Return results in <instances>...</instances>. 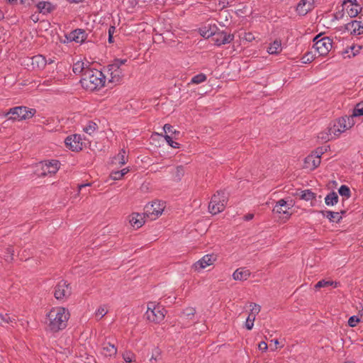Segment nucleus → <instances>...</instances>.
<instances>
[{"mask_svg":"<svg viewBox=\"0 0 363 363\" xmlns=\"http://www.w3.org/2000/svg\"><path fill=\"white\" fill-rule=\"evenodd\" d=\"M42 172L40 176L45 177L48 174H55L60 168V162L57 160L44 161L40 162Z\"/></svg>","mask_w":363,"mask_h":363,"instance_id":"obj_12","label":"nucleus"},{"mask_svg":"<svg viewBox=\"0 0 363 363\" xmlns=\"http://www.w3.org/2000/svg\"><path fill=\"white\" fill-rule=\"evenodd\" d=\"M196 313V310L194 308L189 307L184 310L182 312V315L184 318L187 319H191Z\"/></svg>","mask_w":363,"mask_h":363,"instance_id":"obj_39","label":"nucleus"},{"mask_svg":"<svg viewBox=\"0 0 363 363\" xmlns=\"http://www.w3.org/2000/svg\"><path fill=\"white\" fill-rule=\"evenodd\" d=\"M320 213L325 218H327L330 222L339 223L342 220L341 213L344 214L345 211L340 212H333L331 211H320Z\"/></svg>","mask_w":363,"mask_h":363,"instance_id":"obj_20","label":"nucleus"},{"mask_svg":"<svg viewBox=\"0 0 363 363\" xmlns=\"http://www.w3.org/2000/svg\"><path fill=\"white\" fill-rule=\"evenodd\" d=\"M313 42V48L320 56L327 55L333 48V40L329 37L320 38V35H317Z\"/></svg>","mask_w":363,"mask_h":363,"instance_id":"obj_8","label":"nucleus"},{"mask_svg":"<svg viewBox=\"0 0 363 363\" xmlns=\"http://www.w3.org/2000/svg\"><path fill=\"white\" fill-rule=\"evenodd\" d=\"M36 7L38 12L43 15H48L52 13L56 8L51 2L45 1H39L36 4Z\"/></svg>","mask_w":363,"mask_h":363,"instance_id":"obj_17","label":"nucleus"},{"mask_svg":"<svg viewBox=\"0 0 363 363\" xmlns=\"http://www.w3.org/2000/svg\"><path fill=\"white\" fill-rule=\"evenodd\" d=\"M361 318L360 317L358 318L357 316L356 315H353V316H351L349 320H348V325L350 326V327H355L357 325V324L361 321Z\"/></svg>","mask_w":363,"mask_h":363,"instance_id":"obj_45","label":"nucleus"},{"mask_svg":"<svg viewBox=\"0 0 363 363\" xmlns=\"http://www.w3.org/2000/svg\"><path fill=\"white\" fill-rule=\"evenodd\" d=\"M126 62V60H119L116 59L114 60V62L111 64L112 65H116L118 68H121V66L124 65Z\"/></svg>","mask_w":363,"mask_h":363,"instance_id":"obj_50","label":"nucleus"},{"mask_svg":"<svg viewBox=\"0 0 363 363\" xmlns=\"http://www.w3.org/2000/svg\"><path fill=\"white\" fill-rule=\"evenodd\" d=\"M72 294V287L67 281L61 280L55 287L54 296L59 301L67 300Z\"/></svg>","mask_w":363,"mask_h":363,"instance_id":"obj_10","label":"nucleus"},{"mask_svg":"<svg viewBox=\"0 0 363 363\" xmlns=\"http://www.w3.org/2000/svg\"><path fill=\"white\" fill-rule=\"evenodd\" d=\"M106 82V77L102 72L96 69H86L82 77V86L87 91H94L102 88Z\"/></svg>","mask_w":363,"mask_h":363,"instance_id":"obj_2","label":"nucleus"},{"mask_svg":"<svg viewBox=\"0 0 363 363\" xmlns=\"http://www.w3.org/2000/svg\"><path fill=\"white\" fill-rule=\"evenodd\" d=\"M164 138H165V140L167 141V143H168L169 145H170L173 148H179V143H177V142H174L172 137L169 136V135L166 134L164 135Z\"/></svg>","mask_w":363,"mask_h":363,"instance_id":"obj_43","label":"nucleus"},{"mask_svg":"<svg viewBox=\"0 0 363 363\" xmlns=\"http://www.w3.org/2000/svg\"><path fill=\"white\" fill-rule=\"evenodd\" d=\"M155 359V360H157V358H155V357H151V359Z\"/></svg>","mask_w":363,"mask_h":363,"instance_id":"obj_64","label":"nucleus"},{"mask_svg":"<svg viewBox=\"0 0 363 363\" xmlns=\"http://www.w3.org/2000/svg\"><path fill=\"white\" fill-rule=\"evenodd\" d=\"M299 196L305 201H313L315 199L316 194L310 189H306L300 192Z\"/></svg>","mask_w":363,"mask_h":363,"instance_id":"obj_30","label":"nucleus"},{"mask_svg":"<svg viewBox=\"0 0 363 363\" xmlns=\"http://www.w3.org/2000/svg\"><path fill=\"white\" fill-rule=\"evenodd\" d=\"M69 318V313L65 308H53L48 314V327L52 332H58L67 327Z\"/></svg>","mask_w":363,"mask_h":363,"instance_id":"obj_1","label":"nucleus"},{"mask_svg":"<svg viewBox=\"0 0 363 363\" xmlns=\"http://www.w3.org/2000/svg\"><path fill=\"white\" fill-rule=\"evenodd\" d=\"M353 118L357 116H363V101L358 103L355 107L353 109V113L352 114Z\"/></svg>","mask_w":363,"mask_h":363,"instance_id":"obj_35","label":"nucleus"},{"mask_svg":"<svg viewBox=\"0 0 363 363\" xmlns=\"http://www.w3.org/2000/svg\"><path fill=\"white\" fill-rule=\"evenodd\" d=\"M290 205L284 199L279 200L273 208V213L278 215H285L284 218L289 219L291 214L289 213Z\"/></svg>","mask_w":363,"mask_h":363,"instance_id":"obj_15","label":"nucleus"},{"mask_svg":"<svg viewBox=\"0 0 363 363\" xmlns=\"http://www.w3.org/2000/svg\"><path fill=\"white\" fill-rule=\"evenodd\" d=\"M267 347V344L264 341L260 342L258 345L259 350L262 351H266Z\"/></svg>","mask_w":363,"mask_h":363,"instance_id":"obj_52","label":"nucleus"},{"mask_svg":"<svg viewBox=\"0 0 363 363\" xmlns=\"http://www.w3.org/2000/svg\"><path fill=\"white\" fill-rule=\"evenodd\" d=\"M313 55L311 54V52H307L303 56L301 60L303 63H308L313 61Z\"/></svg>","mask_w":363,"mask_h":363,"instance_id":"obj_47","label":"nucleus"},{"mask_svg":"<svg viewBox=\"0 0 363 363\" xmlns=\"http://www.w3.org/2000/svg\"><path fill=\"white\" fill-rule=\"evenodd\" d=\"M250 307H251V309H250L251 312L249 315H250V316L256 317V315L260 311V309H261L260 306L258 304H256V303H251Z\"/></svg>","mask_w":363,"mask_h":363,"instance_id":"obj_42","label":"nucleus"},{"mask_svg":"<svg viewBox=\"0 0 363 363\" xmlns=\"http://www.w3.org/2000/svg\"><path fill=\"white\" fill-rule=\"evenodd\" d=\"M119 172L121 174L122 177H123V176L125 174H126L129 172V169L128 168H124V169L120 170Z\"/></svg>","mask_w":363,"mask_h":363,"instance_id":"obj_56","label":"nucleus"},{"mask_svg":"<svg viewBox=\"0 0 363 363\" xmlns=\"http://www.w3.org/2000/svg\"><path fill=\"white\" fill-rule=\"evenodd\" d=\"M253 218L254 214L252 213H247V215L245 216V220L247 221L252 220Z\"/></svg>","mask_w":363,"mask_h":363,"instance_id":"obj_54","label":"nucleus"},{"mask_svg":"<svg viewBox=\"0 0 363 363\" xmlns=\"http://www.w3.org/2000/svg\"><path fill=\"white\" fill-rule=\"evenodd\" d=\"M115 163H118L120 164H124L126 163V157H125V151L122 150L119 152V153L114 157Z\"/></svg>","mask_w":363,"mask_h":363,"instance_id":"obj_36","label":"nucleus"},{"mask_svg":"<svg viewBox=\"0 0 363 363\" xmlns=\"http://www.w3.org/2000/svg\"><path fill=\"white\" fill-rule=\"evenodd\" d=\"M47 61H48L47 64H51L54 62V60L50 58L49 60H48Z\"/></svg>","mask_w":363,"mask_h":363,"instance_id":"obj_61","label":"nucleus"},{"mask_svg":"<svg viewBox=\"0 0 363 363\" xmlns=\"http://www.w3.org/2000/svg\"><path fill=\"white\" fill-rule=\"evenodd\" d=\"M108 313L105 306H100L96 311V316L100 318H103Z\"/></svg>","mask_w":363,"mask_h":363,"instance_id":"obj_44","label":"nucleus"},{"mask_svg":"<svg viewBox=\"0 0 363 363\" xmlns=\"http://www.w3.org/2000/svg\"><path fill=\"white\" fill-rule=\"evenodd\" d=\"M314 0H301L298 4L296 11L300 16H306L314 9Z\"/></svg>","mask_w":363,"mask_h":363,"instance_id":"obj_14","label":"nucleus"},{"mask_svg":"<svg viewBox=\"0 0 363 363\" xmlns=\"http://www.w3.org/2000/svg\"><path fill=\"white\" fill-rule=\"evenodd\" d=\"M347 26L352 30V33L357 35L363 33V19L362 21H352Z\"/></svg>","mask_w":363,"mask_h":363,"instance_id":"obj_24","label":"nucleus"},{"mask_svg":"<svg viewBox=\"0 0 363 363\" xmlns=\"http://www.w3.org/2000/svg\"><path fill=\"white\" fill-rule=\"evenodd\" d=\"M69 38L76 43H83L87 38V33L84 29H76L69 33Z\"/></svg>","mask_w":363,"mask_h":363,"instance_id":"obj_19","label":"nucleus"},{"mask_svg":"<svg viewBox=\"0 0 363 363\" xmlns=\"http://www.w3.org/2000/svg\"><path fill=\"white\" fill-rule=\"evenodd\" d=\"M130 225L135 228H140L145 223L144 216L138 213H133L128 217Z\"/></svg>","mask_w":363,"mask_h":363,"instance_id":"obj_18","label":"nucleus"},{"mask_svg":"<svg viewBox=\"0 0 363 363\" xmlns=\"http://www.w3.org/2000/svg\"><path fill=\"white\" fill-rule=\"evenodd\" d=\"M166 310L161 306L154 302L147 303V309L145 313L147 319L156 323H161L165 317Z\"/></svg>","mask_w":363,"mask_h":363,"instance_id":"obj_6","label":"nucleus"},{"mask_svg":"<svg viewBox=\"0 0 363 363\" xmlns=\"http://www.w3.org/2000/svg\"><path fill=\"white\" fill-rule=\"evenodd\" d=\"M97 128L98 125L96 123L93 121H89L86 125L83 128V130L86 133L91 135L92 133L95 132Z\"/></svg>","mask_w":363,"mask_h":363,"instance_id":"obj_32","label":"nucleus"},{"mask_svg":"<svg viewBox=\"0 0 363 363\" xmlns=\"http://www.w3.org/2000/svg\"><path fill=\"white\" fill-rule=\"evenodd\" d=\"M110 177L113 180H119L123 178L119 171L112 172Z\"/></svg>","mask_w":363,"mask_h":363,"instance_id":"obj_48","label":"nucleus"},{"mask_svg":"<svg viewBox=\"0 0 363 363\" xmlns=\"http://www.w3.org/2000/svg\"><path fill=\"white\" fill-rule=\"evenodd\" d=\"M117 353L116 347L110 342H104L101 354L105 357H114Z\"/></svg>","mask_w":363,"mask_h":363,"instance_id":"obj_22","label":"nucleus"},{"mask_svg":"<svg viewBox=\"0 0 363 363\" xmlns=\"http://www.w3.org/2000/svg\"><path fill=\"white\" fill-rule=\"evenodd\" d=\"M86 69H89L87 67H85L84 62L82 61H77L73 65L72 71L76 74H82V77H84V73L86 70Z\"/></svg>","mask_w":363,"mask_h":363,"instance_id":"obj_27","label":"nucleus"},{"mask_svg":"<svg viewBox=\"0 0 363 363\" xmlns=\"http://www.w3.org/2000/svg\"><path fill=\"white\" fill-rule=\"evenodd\" d=\"M250 270L247 269L245 267H240V268L237 269L234 272V273L233 274V277L235 280L244 281V280H247V278L250 277Z\"/></svg>","mask_w":363,"mask_h":363,"instance_id":"obj_23","label":"nucleus"},{"mask_svg":"<svg viewBox=\"0 0 363 363\" xmlns=\"http://www.w3.org/2000/svg\"><path fill=\"white\" fill-rule=\"evenodd\" d=\"M344 363H354V362H352V361H347V362H344Z\"/></svg>","mask_w":363,"mask_h":363,"instance_id":"obj_63","label":"nucleus"},{"mask_svg":"<svg viewBox=\"0 0 363 363\" xmlns=\"http://www.w3.org/2000/svg\"><path fill=\"white\" fill-rule=\"evenodd\" d=\"M70 3H76V4H78V3H81L84 0H67Z\"/></svg>","mask_w":363,"mask_h":363,"instance_id":"obj_58","label":"nucleus"},{"mask_svg":"<svg viewBox=\"0 0 363 363\" xmlns=\"http://www.w3.org/2000/svg\"><path fill=\"white\" fill-rule=\"evenodd\" d=\"M255 320V316H250V315H248L246 323H245V327L247 330L252 329Z\"/></svg>","mask_w":363,"mask_h":363,"instance_id":"obj_46","label":"nucleus"},{"mask_svg":"<svg viewBox=\"0 0 363 363\" xmlns=\"http://www.w3.org/2000/svg\"><path fill=\"white\" fill-rule=\"evenodd\" d=\"M164 203L159 201L148 203L145 207V214L151 220H155L162 215L164 209Z\"/></svg>","mask_w":363,"mask_h":363,"instance_id":"obj_11","label":"nucleus"},{"mask_svg":"<svg viewBox=\"0 0 363 363\" xmlns=\"http://www.w3.org/2000/svg\"><path fill=\"white\" fill-rule=\"evenodd\" d=\"M108 72L110 74L111 78L109 82L118 83L123 77V71L116 65H108L107 67Z\"/></svg>","mask_w":363,"mask_h":363,"instance_id":"obj_16","label":"nucleus"},{"mask_svg":"<svg viewBox=\"0 0 363 363\" xmlns=\"http://www.w3.org/2000/svg\"><path fill=\"white\" fill-rule=\"evenodd\" d=\"M6 254L4 255V259L6 262H11L13 259L14 250L12 246H9L6 249Z\"/></svg>","mask_w":363,"mask_h":363,"instance_id":"obj_37","label":"nucleus"},{"mask_svg":"<svg viewBox=\"0 0 363 363\" xmlns=\"http://www.w3.org/2000/svg\"><path fill=\"white\" fill-rule=\"evenodd\" d=\"M90 185H91V184H89V183L80 184V185H79V186H78V188H79V191H82L84 189H85L86 187L89 186Z\"/></svg>","mask_w":363,"mask_h":363,"instance_id":"obj_53","label":"nucleus"},{"mask_svg":"<svg viewBox=\"0 0 363 363\" xmlns=\"http://www.w3.org/2000/svg\"><path fill=\"white\" fill-rule=\"evenodd\" d=\"M6 1L9 4H14L17 2V0H6Z\"/></svg>","mask_w":363,"mask_h":363,"instance_id":"obj_60","label":"nucleus"},{"mask_svg":"<svg viewBox=\"0 0 363 363\" xmlns=\"http://www.w3.org/2000/svg\"><path fill=\"white\" fill-rule=\"evenodd\" d=\"M268 52L271 55H276L281 51V43L280 40H274L268 48Z\"/></svg>","mask_w":363,"mask_h":363,"instance_id":"obj_29","label":"nucleus"},{"mask_svg":"<svg viewBox=\"0 0 363 363\" xmlns=\"http://www.w3.org/2000/svg\"><path fill=\"white\" fill-rule=\"evenodd\" d=\"M318 137L319 139H321L323 141H328L333 139L336 136H334L332 132H329L328 128L327 130L320 133Z\"/></svg>","mask_w":363,"mask_h":363,"instance_id":"obj_34","label":"nucleus"},{"mask_svg":"<svg viewBox=\"0 0 363 363\" xmlns=\"http://www.w3.org/2000/svg\"><path fill=\"white\" fill-rule=\"evenodd\" d=\"M346 1L350 2V3H351L352 5H355L356 6H359L356 4L357 0H345V3Z\"/></svg>","mask_w":363,"mask_h":363,"instance_id":"obj_57","label":"nucleus"},{"mask_svg":"<svg viewBox=\"0 0 363 363\" xmlns=\"http://www.w3.org/2000/svg\"><path fill=\"white\" fill-rule=\"evenodd\" d=\"M184 172L185 171L183 166H177L174 172V180L177 182L180 181L183 176L184 175Z\"/></svg>","mask_w":363,"mask_h":363,"instance_id":"obj_33","label":"nucleus"},{"mask_svg":"<svg viewBox=\"0 0 363 363\" xmlns=\"http://www.w3.org/2000/svg\"><path fill=\"white\" fill-rule=\"evenodd\" d=\"M217 30L218 28L216 25H210L208 28L207 26L201 28L200 32L201 35L204 38H208L212 37V41L218 46L230 43L233 40V34L227 33L225 31H217Z\"/></svg>","mask_w":363,"mask_h":363,"instance_id":"obj_3","label":"nucleus"},{"mask_svg":"<svg viewBox=\"0 0 363 363\" xmlns=\"http://www.w3.org/2000/svg\"><path fill=\"white\" fill-rule=\"evenodd\" d=\"M206 80V76L204 74H199L194 77H192L191 82L192 84H199L200 83H202Z\"/></svg>","mask_w":363,"mask_h":363,"instance_id":"obj_38","label":"nucleus"},{"mask_svg":"<svg viewBox=\"0 0 363 363\" xmlns=\"http://www.w3.org/2000/svg\"><path fill=\"white\" fill-rule=\"evenodd\" d=\"M228 202V196L223 191H218L213 194L208 205L211 213L216 215L224 211Z\"/></svg>","mask_w":363,"mask_h":363,"instance_id":"obj_4","label":"nucleus"},{"mask_svg":"<svg viewBox=\"0 0 363 363\" xmlns=\"http://www.w3.org/2000/svg\"><path fill=\"white\" fill-rule=\"evenodd\" d=\"M163 129H164L165 133H177V131L175 130H174V127L169 124H165L163 127Z\"/></svg>","mask_w":363,"mask_h":363,"instance_id":"obj_49","label":"nucleus"},{"mask_svg":"<svg viewBox=\"0 0 363 363\" xmlns=\"http://www.w3.org/2000/svg\"><path fill=\"white\" fill-rule=\"evenodd\" d=\"M215 260L216 257L213 255H206L195 264L196 268L204 269L213 264Z\"/></svg>","mask_w":363,"mask_h":363,"instance_id":"obj_21","label":"nucleus"},{"mask_svg":"<svg viewBox=\"0 0 363 363\" xmlns=\"http://www.w3.org/2000/svg\"><path fill=\"white\" fill-rule=\"evenodd\" d=\"M115 30L114 26H111L108 29V42L110 43H113V33Z\"/></svg>","mask_w":363,"mask_h":363,"instance_id":"obj_51","label":"nucleus"},{"mask_svg":"<svg viewBox=\"0 0 363 363\" xmlns=\"http://www.w3.org/2000/svg\"><path fill=\"white\" fill-rule=\"evenodd\" d=\"M327 151L325 147H320L313 152L311 155H308L304 160L305 168L309 169H314L318 167L320 164L321 155Z\"/></svg>","mask_w":363,"mask_h":363,"instance_id":"obj_9","label":"nucleus"},{"mask_svg":"<svg viewBox=\"0 0 363 363\" xmlns=\"http://www.w3.org/2000/svg\"><path fill=\"white\" fill-rule=\"evenodd\" d=\"M354 123V118L352 115L345 116L338 118L332 126L329 127V132H332L334 136H338L351 128Z\"/></svg>","mask_w":363,"mask_h":363,"instance_id":"obj_5","label":"nucleus"},{"mask_svg":"<svg viewBox=\"0 0 363 363\" xmlns=\"http://www.w3.org/2000/svg\"><path fill=\"white\" fill-rule=\"evenodd\" d=\"M273 341H274V342L275 345H279V341H278V340H277V339H276V340H273Z\"/></svg>","mask_w":363,"mask_h":363,"instance_id":"obj_62","label":"nucleus"},{"mask_svg":"<svg viewBox=\"0 0 363 363\" xmlns=\"http://www.w3.org/2000/svg\"><path fill=\"white\" fill-rule=\"evenodd\" d=\"M47 60L41 55H35L32 57V65H36L39 69H43L47 65Z\"/></svg>","mask_w":363,"mask_h":363,"instance_id":"obj_26","label":"nucleus"},{"mask_svg":"<svg viewBox=\"0 0 363 363\" xmlns=\"http://www.w3.org/2000/svg\"><path fill=\"white\" fill-rule=\"evenodd\" d=\"M359 315L360 316L362 321L363 322V308L359 311Z\"/></svg>","mask_w":363,"mask_h":363,"instance_id":"obj_59","label":"nucleus"},{"mask_svg":"<svg viewBox=\"0 0 363 363\" xmlns=\"http://www.w3.org/2000/svg\"><path fill=\"white\" fill-rule=\"evenodd\" d=\"M123 358L126 362H132L135 360V354L131 352L126 351L123 354Z\"/></svg>","mask_w":363,"mask_h":363,"instance_id":"obj_41","label":"nucleus"},{"mask_svg":"<svg viewBox=\"0 0 363 363\" xmlns=\"http://www.w3.org/2000/svg\"><path fill=\"white\" fill-rule=\"evenodd\" d=\"M338 195L335 191L330 192L325 198V203L327 206H334L338 202Z\"/></svg>","mask_w":363,"mask_h":363,"instance_id":"obj_28","label":"nucleus"},{"mask_svg":"<svg viewBox=\"0 0 363 363\" xmlns=\"http://www.w3.org/2000/svg\"><path fill=\"white\" fill-rule=\"evenodd\" d=\"M35 113L36 110L35 108H29L26 106H16L10 108L6 116L11 114L12 116L9 117L11 120L23 121L31 118Z\"/></svg>","mask_w":363,"mask_h":363,"instance_id":"obj_7","label":"nucleus"},{"mask_svg":"<svg viewBox=\"0 0 363 363\" xmlns=\"http://www.w3.org/2000/svg\"><path fill=\"white\" fill-rule=\"evenodd\" d=\"M338 192L341 196H345L346 198H349L351 194L350 188L346 185H342L340 187Z\"/></svg>","mask_w":363,"mask_h":363,"instance_id":"obj_40","label":"nucleus"},{"mask_svg":"<svg viewBox=\"0 0 363 363\" xmlns=\"http://www.w3.org/2000/svg\"><path fill=\"white\" fill-rule=\"evenodd\" d=\"M16 323V319L14 316H10L9 314H1L0 313V325L4 326L6 324H9L13 326V324Z\"/></svg>","mask_w":363,"mask_h":363,"instance_id":"obj_25","label":"nucleus"},{"mask_svg":"<svg viewBox=\"0 0 363 363\" xmlns=\"http://www.w3.org/2000/svg\"><path fill=\"white\" fill-rule=\"evenodd\" d=\"M65 145L72 151H79L82 150L83 143L80 135L74 134L66 138L65 140Z\"/></svg>","mask_w":363,"mask_h":363,"instance_id":"obj_13","label":"nucleus"},{"mask_svg":"<svg viewBox=\"0 0 363 363\" xmlns=\"http://www.w3.org/2000/svg\"><path fill=\"white\" fill-rule=\"evenodd\" d=\"M350 13L352 16H356L358 14V10L357 9H351Z\"/></svg>","mask_w":363,"mask_h":363,"instance_id":"obj_55","label":"nucleus"},{"mask_svg":"<svg viewBox=\"0 0 363 363\" xmlns=\"http://www.w3.org/2000/svg\"><path fill=\"white\" fill-rule=\"evenodd\" d=\"M337 285H338V284L337 282H334L333 281H326V280L322 279V280L319 281L315 285V288L316 289H320V288H323V287H327V286H333L335 288H336L337 286Z\"/></svg>","mask_w":363,"mask_h":363,"instance_id":"obj_31","label":"nucleus"}]
</instances>
